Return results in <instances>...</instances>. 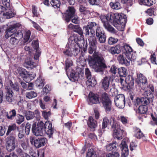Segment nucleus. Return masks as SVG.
Here are the masks:
<instances>
[{
  "mask_svg": "<svg viewBox=\"0 0 157 157\" xmlns=\"http://www.w3.org/2000/svg\"><path fill=\"white\" fill-rule=\"evenodd\" d=\"M79 10L82 14L84 15H87L90 13V11L87 8L82 5H80Z\"/></svg>",
  "mask_w": 157,
  "mask_h": 157,
  "instance_id": "nucleus-38",
  "label": "nucleus"
},
{
  "mask_svg": "<svg viewBox=\"0 0 157 157\" xmlns=\"http://www.w3.org/2000/svg\"><path fill=\"white\" fill-rule=\"evenodd\" d=\"M97 48L96 47L89 46L88 49V52L90 54H92L94 51H96Z\"/></svg>",
  "mask_w": 157,
  "mask_h": 157,
  "instance_id": "nucleus-60",
  "label": "nucleus"
},
{
  "mask_svg": "<svg viewBox=\"0 0 157 157\" xmlns=\"http://www.w3.org/2000/svg\"><path fill=\"white\" fill-rule=\"evenodd\" d=\"M144 93V95L145 97H146L147 99L150 101H152V99L153 98V92L154 91V87L152 85L150 84L149 86H147L146 87V90Z\"/></svg>",
  "mask_w": 157,
  "mask_h": 157,
  "instance_id": "nucleus-18",
  "label": "nucleus"
},
{
  "mask_svg": "<svg viewBox=\"0 0 157 157\" xmlns=\"http://www.w3.org/2000/svg\"><path fill=\"white\" fill-rule=\"evenodd\" d=\"M97 25V24L93 22H89L87 25L83 27L84 34L86 36H88L90 38L88 39L90 45L96 47L97 42L94 36L95 31L94 27Z\"/></svg>",
  "mask_w": 157,
  "mask_h": 157,
  "instance_id": "nucleus-2",
  "label": "nucleus"
},
{
  "mask_svg": "<svg viewBox=\"0 0 157 157\" xmlns=\"http://www.w3.org/2000/svg\"><path fill=\"white\" fill-rule=\"evenodd\" d=\"M118 146V145L117 143L115 142L107 145L106 146V149L108 151H114L117 149Z\"/></svg>",
  "mask_w": 157,
  "mask_h": 157,
  "instance_id": "nucleus-29",
  "label": "nucleus"
},
{
  "mask_svg": "<svg viewBox=\"0 0 157 157\" xmlns=\"http://www.w3.org/2000/svg\"><path fill=\"white\" fill-rule=\"evenodd\" d=\"M110 13L107 14L106 16L101 15L100 18L105 28L109 32L114 34L117 33L116 30L109 22V21L110 22Z\"/></svg>",
  "mask_w": 157,
  "mask_h": 157,
  "instance_id": "nucleus-7",
  "label": "nucleus"
},
{
  "mask_svg": "<svg viewBox=\"0 0 157 157\" xmlns=\"http://www.w3.org/2000/svg\"><path fill=\"white\" fill-rule=\"evenodd\" d=\"M6 86H9L10 87H11L14 90L17 92H18L19 90V87L17 83L13 84L11 80H9L8 81L7 84Z\"/></svg>",
  "mask_w": 157,
  "mask_h": 157,
  "instance_id": "nucleus-34",
  "label": "nucleus"
},
{
  "mask_svg": "<svg viewBox=\"0 0 157 157\" xmlns=\"http://www.w3.org/2000/svg\"><path fill=\"white\" fill-rule=\"evenodd\" d=\"M31 34V32L30 30H28L26 32L24 36L23 40H22L24 45H25V43L29 40Z\"/></svg>",
  "mask_w": 157,
  "mask_h": 157,
  "instance_id": "nucleus-39",
  "label": "nucleus"
},
{
  "mask_svg": "<svg viewBox=\"0 0 157 157\" xmlns=\"http://www.w3.org/2000/svg\"><path fill=\"white\" fill-rule=\"evenodd\" d=\"M88 124L91 128H94L97 126V121L94 120L92 117H90L88 122Z\"/></svg>",
  "mask_w": 157,
  "mask_h": 157,
  "instance_id": "nucleus-30",
  "label": "nucleus"
},
{
  "mask_svg": "<svg viewBox=\"0 0 157 157\" xmlns=\"http://www.w3.org/2000/svg\"><path fill=\"white\" fill-rule=\"evenodd\" d=\"M120 83L122 86L121 87L124 90H126L127 88V82L125 81H124V79L120 78Z\"/></svg>",
  "mask_w": 157,
  "mask_h": 157,
  "instance_id": "nucleus-58",
  "label": "nucleus"
},
{
  "mask_svg": "<svg viewBox=\"0 0 157 157\" xmlns=\"http://www.w3.org/2000/svg\"><path fill=\"white\" fill-rule=\"evenodd\" d=\"M95 152L93 149L88 150L86 157H95Z\"/></svg>",
  "mask_w": 157,
  "mask_h": 157,
  "instance_id": "nucleus-50",
  "label": "nucleus"
},
{
  "mask_svg": "<svg viewBox=\"0 0 157 157\" xmlns=\"http://www.w3.org/2000/svg\"><path fill=\"white\" fill-rule=\"evenodd\" d=\"M116 105L119 108H123L125 105V97L124 94H120L116 96L115 98Z\"/></svg>",
  "mask_w": 157,
  "mask_h": 157,
  "instance_id": "nucleus-14",
  "label": "nucleus"
},
{
  "mask_svg": "<svg viewBox=\"0 0 157 157\" xmlns=\"http://www.w3.org/2000/svg\"><path fill=\"white\" fill-rule=\"evenodd\" d=\"M109 19L110 22L115 27L119 25H125L127 22L126 17L123 13H110Z\"/></svg>",
  "mask_w": 157,
  "mask_h": 157,
  "instance_id": "nucleus-3",
  "label": "nucleus"
},
{
  "mask_svg": "<svg viewBox=\"0 0 157 157\" xmlns=\"http://www.w3.org/2000/svg\"><path fill=\"white\" fill-rule=\"evenodd\" d=\"M73 63L71 59H66V68L65 70L67 73L71 70L73 66Z\"/></svg>",
  "mask_w": 157,
  "mask_h": 157,
  "instance_id": "nucleus-31",
  "label": "nucleus"
},
{
  "mask_svg": "<svg viewBox=\"0 0 157 157\" xmlns=\"http://www.w3.org/2000/svg\"><path fill=\"white\" fill-rule=\"evenodd\" d=\"M30 140L32 144L34 145L37 148L44 146L47 142V139L44 138L35 139L32 137H30Z\"/></svg>",
  "mask_w": 157,
  "mask_h": 157,
  "instance_id": "nucleus-13",
  "label": "nucleus"
},
{
  "mask_svg": "<svg viewBox=\"0 0 157 157\" xmlns=\"http://www.w3.org/2000/svg\"><path fill=\"white\" fill-rule=\"evenodd\" d=\"M118 39L112 37H109L108 40V43L110 45H113L115 44L118 41Z\"/></svg>",
  "mask_w": 157,
  "mask_h": 157,
  "instance_id": "nucleus-52",
  "label": "nucleus"
},
{
  "mask_svg": "<svg viewBox=\"0 0 157 157\" xmlns=\"http://www.w3.org/2000/svg\"><path fill=\"white\" fill-rule=\"evenodd\" d=\"M19 75L23 78V77H25L27 72L26 70L21 67H19L17 69Z\"/></svg>",
  "mask_w": 157,
  "mask_h": 157,
  "instance_id": "nucleus-46",
  "label": "nucleus"
},
{
  "mask_svg": "<svg viewBox=\"0 0 157 157\" xmlns=\"http://www.w3.org/2000/svg\"><path fill=\"white\" fill-rule=\"evenodd\" d=\"M26 97L29 99H32L37 96L36 93L34 91H30L26 92L25 94Z\"/></svg>",
  "mask_w": 157,
  "mask_h": 157,
  "instance_id": "nucleus-45",
  "label": "nucleus"
},
{
  "mask_svg": "<svg viewBox=\"0 0 157 157\" xmlns=\"http://www.w3.org/2000/svg\"><path fill=\"white\" fill-rule=\"evenodd\" d=\"M75 9L73 6H69L65 13H63L64 20L67 23L69 22L75 15Z\"/></svg>",
  "mask_w": 157,
  "mask_h": 157,
  "instance_id": "nucleus-11",
  "label": "nucleus"
},
{
  "mask_svg": "<svg viewBox=\"0 0 157 157\" xmlns=\"http://www.w3.org/2000/svg\"><path fill=\"white\" fill-rule=\"evenodd\" d=\"M31 126V124L29 123H27L26 124L25 127V132L26 134L27 135L29 134Z\"/></svg>",
  "mask_w": 157,
  "mask_h": 157,
  "instance_id": "nucleus-63",
  "label": "nucleus"
},
{
  "mask_svg": "<svg viewBox=\"0 0 157 157\" xmlns=\"http://www.w3.org/2000/svg\"><path fill=\"white\" fill-rule=\"evenodd\" d=\"M19 128L17 126L16 124H13L10 125L8 127L7 131L6 133V136H8L11 132L12 131L17 130L18 131Z\"/></svg>",
  "mask_w": 157,
  "mask_h": 157,
  "instance_id": "nucleus-32",
  "label": "nucleus"
},
{
  "mask_svg": "<svg viewBox=\"0 0 157 157\" xmlns=\"http://www.w3.org/2000/svg\"><path fill=\"white\" fill-rule=\"evenodd\" d=\"M120 155L118 152H116L112 154L109 153L106 155V157H119Z\"/></svg>",
  "mask_w": 157,
  "mask_h": 157,
  "instance_id": "nucleus-64",
  "label": "nucleus"
},
{
  "mask_svg": "<svg viewBox=\"0 0 157 157\" xmlns=\"http://www.w3.org/2000/svg\"><path fill=\"white\" fill-rule=\"evenodd\" d=\"M71 19V21L74 24H78L79 23V17L76 14Z\"/></svg>",
  "mask_w": 157,
  "mask_h": 157,
  "instance_id": "nucleus-61",
  "label": "nucleus"
},
{
  "mask_svg": "<svg viewBox=\"0 0 157 157\" xmlns=\"http://www.w3.org/2000/svg\"><path fill=\"white\" fill-rule=\"evenodd\" d=\"M92 56L93 58H91L90 59H104L101 54L96 51L94 52Z\"/></svg>",
  "mask_w": 157,
  "mask_h": 157,
  "instance_id": "nucleus-41",
  "label": "nucleus"
},
{
  "mask_svg": "<svg viewBox=\"0 0 157 157\" xmlns=\"http://www.w3.org/2000/svg\"><path fill=\"white\" fill-rule=\"evenodd\" d=\"M44 128L45 133H46L50 136L52 135L54 133V129L52 127V123L48 121H47L44 124Z\"/></svg>",
  "mask_w": 157,
  "mask_h": 157,
  "instance_id": "nucleus-22",
  "label": "nucleus"
},
{
  "mask_svg": "<svg viewBox=\"0 0 157 157\" xmlns=\"http://www.w3.org/2000/svg\"><path fill=\"white\" fill-rule=\"evenodd\" d=\"M110 124L113 129V136L114 138L118 140L121 139L123 134H125V132L123 130L120 128L119 124L117 122L115 119L112 118L110 119Z\"/></svg>",
  "mask_w": 157,
  "mask_h": 157,
  "instance_id": "nucleus-4",
  "label": "nucleus"
},
{
  "mask_svg": "<svg viewBox=\"0 0 157 157\" xmlns=\"http://www.w3.org/2000/svg\"><path fill=\"white\" fill-rule=\"evenodd\" d=\"M84 43V41L79 38L77 35L71 36L68 39L66 47L68 48L63 51V54L67 56H71L72 55L76 56L79 52V48L82 46L81 44Z\"/></svg>",
  "mask_w": 157,
  "mask_h": 157,
  "instance_id": "nucleus-1",
  "label": "nucleus"
},
{
  "mask_svg": "<svg viewBox=\"0 0 157 157\" xmlns=\"http://www.w3.org/2000/svg\"><path fill=\"white\" fill-rule=\"evenodd\" d=\"M20 25L18 23L10 25L6 31V34L5 35L6 38H8L9 36L15 34V37H16L19 40L22 37L23 34L21 31L18 30L16 32V29L20 27Z\"/></svg>",
  "mask_w": 157,
  "mask_h": 157,
  "instance_id": "nucleus-5",
  "label": "nucleus"
},
{
  "mask_svg": "<svg viewBox=\"0 0 157 157\" xmlns=\"http://www.w3.org/2000/svg\"><path fill=\"white\" fill-rule=\"evenodd\" d=\"M103 105L106 112L107 113H109L111 110V101L107 103L104 102Z\"/></svg>",
  "mask_w": 157,
  "mask_h": 157,
  "instance_id": "nucleus-43",
  "label": "nucleus"
},
{
  "mask_svg": "<svg viewBox=\"0 0 157 157\" xmlns=\"http://www.w3.org/2000/svg\"><path fill=\"white\" fill-rule=\"evenodd\" d=\"M98 39L99 42L101 43H104L106 40V36L105 33L96 36Z\"/></svg>",
  "mask_w": 157,
  "mask_h": 157,
  "instance_id": "nucleus-47",
  "label": "nucleus"
},
{
  "mask_svg": "<svg viewBox=\"0 0 157 157\" xmlns=\"http://www.w3.org/2000/svg\"><path fill=\"white\" fill-rule=\"evenodd\" d=\"M128 140L126 139H124L122 141L121 143L119 145L121 151V157H126L128 154V149L127 145Z\"/></svg>",
  "mask_w": 157,
  "mask_h": 157,
  "instance_id": "nucleus-17",
  "label": "nucleus"
},
{
  "mask_svg": "<svg viewBox=\"0 0 157 157\" xmlns=\"http://www.w3.org/2000/svg\"><path fill=\"white\" fill-rule=\"evenodd\" d=\"M16 115V111L14 109H12L7 114V117L8 119H12L13 117L15 116Z\"/></svg>",
  "mask_w": 157,
  "mask_h": 157,
  "instance_id": "nucleus-51",
  "label": "nucleus"
},
{
  "mask_svg": "<svg viewBox=\"0 0 157 157\" xmlns=\"http://www.w3.org/2000/svg\"><path fill=\"white\" fill-rule=\"evenodd\" d=\"M24 121V117L23 116L19 115L17 116V119L16 120L17 123L20 124Z\"/></svg>",
  "mask_w": 157,
  "mask_h": 157,
  "instance_id": "nucleus-55",
  "label": "nucleus"
},
{
  "mask_svg": "<svg viewBox=\"0 0 157 157\" xmlns=\"http://www.w3.org/2000/svg\"><path fill=\"white\" fill-rule=\"evenodd\" d=\"M35 84L36 86L40 88H42L44 85V80L41 76H40L36 81Z\"/></svg>",
  "mask_w": 157,
  "mask_h": 157,
  "instance_id": "nucleus-33",
  "label": "nucleus"
},
{
  "mask_svg": "<svg viewBox=\"0 0 157 157\" xmlns=\"http://www.w3.org/2000/svg\"><path fill=\"white\" fill-rule=\"evenodd\" d=\"M89 65L97 72H101L107 66L102 59H88Z\"/></svg>",
  "mask_w": 157,
  "mask_h": 157,
  "instance_id": "nucleus-6",
  "label": "nucleus"
},
{
  "mask_svg": "<svg viewBox=\"0 0 157 157\" xmlns=\"http://www.w3.org/2000/svg\"><path fill=\"white\" fill-rule=\"evenodd\" d=\"M69 72L70 74L68 76L69 79L72 82L78 80L79 74L75 72L74 70H71Z\"/></svg>",
  "mask_w": 157,
  "mask_h": 157,
  "instance_id": "nucleus-27",
  "label": "nucleus"
},
{
  "mask_svg": "<svg viewBox=\"0 0 157 157\" xmlns=\"http://www.w3.org/2000/svg\"><path fill=\"white\" fill-rule=\"evenodd\" d=\"M121 44L122 50L125 52L124 54L126 56V58L127 59H136V54L133 52L132 48L129 45L124 43Z\"/></svg>",
  "mask_w": 157,
  "mask_h": 157,
  "instance_id": "nucleus-10",
  "label": "nucleus"
},
{
  "mask_svg": "<svg viewBox=\"0 0 157 157\" xmlns=\"http://www.w3.org/2000/svg\"><path fill=\"white\" fill-rule=\"evenodd\" d=\"M141 105H146L148 104L150 101L147 99L146 97L141 98Z\"/></svg>",
  "mask_w": 157,
  "mask_h": 157,
  "instance_id": "nucleus-57",
  "label": "nucleus"
},
{
  "mask_svg": "<svg viewBox=\"0 0 157 157\" xmlns=\"http://www.w3.org/2000/svg\"><path fill=\"white\" fill-rule=\"evenodd\" d=\"M118 73L121 77H125L127 75V70L124 67H121L119 69Z\"/></svg>",
  "mask_w": 157,
  "mask_h": 157,
  "instance_id": "nucleus-40",
  "label": "nucleus"
},
{
  "mask_svg": "<svg viewBox=\"0 0 157 157\" xmlns=\"http://www.w3.org/2000/svg\"><path fill=\"white\" fill-rule=\"evenodd\" d=\"M101 100L102 104L104 102L107 103L111 101L109 98L108 94L105 93H104L101 95Z\"/></svg>",
  "mask_w": 157,
  "mask_h": 157,
  "instance_id": "nucleus-44",
  "label": "nucleus"
},
{
  "mask_svg": "<svg viewBox=\"0 0 157 157\" xmlns=\"http://www.w3.org/2000/svg\"><path fill=\"white\" fill-rule=\"evenodd\" d=\"M111 78L110 77H105L102 81V86L105 90L108 89L110 85Z\"/></svg>",
  "mask_w": 157,
  "mask_h": 157,
  "instance_id": "nucleus-26",
  "label": "nucleus"
},
{
  "mask_svg": "<svg viewBox=\"0 0 157 157\" xmlns=\"http://www.w3.org/2000/svg\"><path fill=\"white\" fill-rule=\"evenodd\" d=\"M17 141L13 136H10L8 137L6 140L5 147L8 152L13 151L17 146Z\"/></svg>",
  "mask_w": 157,
  "mask_h": 157,
  "instance_id": "nucleus-8",
  "label": "nucleus"
},
{
  "mask_svg": "<svg viewBox=\"0 0 157 157\" xmlns=\"http://www.w3.org/2000/svg\"><path fill=\"white\" fill-rule=\"evenodd\" d=\"M32 45L33 48L36 50V53L34 55V59H38L41 53L39 48L38 40H33Z\"/></svg>",
  "mask_w": 157,
  "mask_h": 157,
  "instance_id": "nucleus-20",
  "label": "nucleus"
},
{
  "mask_svg": "<svg viewBox=\"0 0 157 157\" xmlns=\"http://www.w3.org/2000/svg\"><path fill=\"white\" fill-rule=\"evenodd\" d=\"M42 116L45 119H48V117L50 115V112H46L45 111H43L42 112Z\"/></svg>",
  "mask_w": 157,
  "mask_h": 157,
  "instance_id": "nucleus-62",
  "label": "nucleus"
},
{
  "mask_svg": "<svg viewBox=\"0 0 157 157\" xmlns=\"http://www.w3.org/2000/svg\"><path fill=\"white\" fill-rule=\"evenodd\" d=\"M33 78L32 76V75L29 74L27 73L25 77H23V80L27 82H29Z\"/></svg>",
  "mask_w": 157,
  "mask_h": 157,
  "instance_id": "nucleus-53",
  "label": "nucleus"
},
{
  "mask_svg": "<svg viewBox=\"0 0 157 157\" xmlns=\"http://www.w3.org/2000/svg\"><path fill=\"white\" fill-rule=\"evenodd\" d=\"M5 98L6 101L10 103L13 100V93L9 86H6L5 87Z\"/></svg>",
  "mask_w": 157,
  "mask_h": 157,
  "instance_id": "nucleus-19",
  "label": "nucleus"
},
{
  "mask_svg": "<svg viewBox=\"0 0 157 157\" xmlns=\"http://www.w3.org/2000/svg\"><path fill=\"white\" fill-rule=\"evenodd\" d=\"M147 110V106L146 105H140L138 109V112L140 114H145Z\"/></svg>",
  "mask_w": 157,
  "mask_h": 157,
  "instance_id": "nucleus-37",
  "label": "nucleus"
},
{
  "mask_svg": "<svg viewBox=\"0 0 157 157\" xmlns=\"http://www.w3.org/2000/svg\"><path fill=\"white\" fill-rule=\"evenodd\" d=\"M112 118L111 117L110 118L109 121L106 117H105L103 118L102 125V129H104L106 128L109 124H110V119Z\"/></svg>",
  "mask_w": 157,
  "mask_h": 157,
  "instance_id": "nucleus-42",
  "label": "nucleus"
},
{
  "mask_svg": "<svg viewBox=\"0 0 157 157\" xmlns=\"http://www.w3.org/2000/svg\"><path fill=\"white\" fill-rule=\"evenodd\" d=\"M130 59H119V63L121 64L128 66L130 64Z\"/></svg>",
  "mask_w": 157,
  "mask_h": 157,
  "instance_id": "nucleus-59",
  "label": "nucleus"
},
{
  "mask_svg": "<svg viewBox=\"0 0 157 157\" xmlns=\"http://www.w3.org/2000/svg\"><path fill=\"white\" fill-rule=\"evenodd\" d=\"M13 10L10 7H6L5 10L3 13V16L6 18L9 19L14 16L15 14Z\"/></svg>",
  "mask_w": 157,
  "mask_h": 157,
  "instance_id": "nucleus-25",
  "label": "nucleus"
},
{
  "mask_svg": "<svg viewBox=\"0 0 157 157\" xmlns=\"http://www.w3.org/2000/svg\"><path fill=\"white\" fill-rule=\"evenodd\" d=\"M25 117L27 120L33 119L34 117V113L33 112L31 111L27 112L25 114Z\"/></svg>",
  "mask_w": 157,
  "mask_h": 157,
  "instance_id": "nucleus-49",
  "label": "nucleus"
},
{
  "mask_svg": "<svg viewBox=\"0 0 157 157\" xmlns=\"http://www.w3.org/2000/svg\"><path fill=\"white\" fill-rule=\"evenodd\" d=\"M121 50L122 49L121 44H118L114 47H112L110 48L111 53L113 54L116 53L119 54Z\"/></svg>",
  "mask_w": 157,
  "mask_h": 157,
  "instance_id": "nucleus-28",
  "label": "nucleus"
},
{
  "mask_svg": "<svg viewBox=\"0 0 157 157\" xmlns=\"http://www.w3.org/2000/svg\"><path fill=\"white\" fill-rule=\"evenodd\" d=\"M85 73L86 77L88 79L86 82V84L88 86H94L96 84V81L93 77L91 78V72L88 68L85 69Z\"/></svg>",
  "mask_w": 157,
  "mask_h": 157,
  "instance_id": "nucleus-16",
  "label": "nucleus"
},
{
  "mask_svg": "<svg viewBox=\"0 0 157 157\" xmlns=\"http://www.w3.org/2000/svg\"><path fill=\"white\" fill-rule=\"evenodd\" d=\"M32 130L34 135L38 136H43L45 133L44 128V124L42 121H40L37 124L34 123L33 124Z\"/></svg>",
  "mask_w": 157,
  "mask_h": 157,
  "instance_id": "nucleus-9",
  "label": "nucleus"
},
{
  "mask_svg": "<svg viewBox=\"0 0 157 157\" xmlns=\"http://www.w3.org/2000/svg\"><path fill=\"white\" fill-rule=\"evenodd\" d=\"M96 26V31H95V35L96 36H99L100 35L103 34L105 33L104 30L102 29L101 28L99 25L97 24L95 26Z\"/></svg>",
  "mask_w": 157,
  "mask_h": 157,
  "instance_id": "nucleus-35",
  "label": "nucleus"
},
{
  "mask_svg": "<svg viewBox=\"0 0 157 157\" xmlns=\"http://www.w3.org/2000/svg\"><path fill=\"white\" fill-rule=\"evenodd\" d=\"M38 61L36 59H26L24 66L26 68H33L38 65Z\"/></svg>",
  "mask_w": 157,
  "mask_h": 157,
  "instance_id": "nucleus-21",
  "label": "nucleus"
},
{
  "mask_svg": "<svg viewBox=\"0 0 157 157\" xmlns=\"http://www.w3.org/2000/svg\"><path fill=\"white\" fill-rule=\"evenodd\" d=\"M143 136V133L141 132V130L139 129H137L136 131L135 136L138 139H140Z\"/></svg>",
  "mask_w": 157,
  "mask_h": 157,
  "instance_id": "nucleus-56",
  "label": "nucleus"
},
{
  "mask_svg": "<svg viewBox=\"0 0 157 157\" xmlns=\"http://www.w3.org/2000/svg\"><path fill=\"white\" fill-rule=\"evenodd\" d=\"M68 29L69 30H72L74 32L77 33L80 36H78L77 34H73L72 36L74 35H77L79 38H81V40L84 41L83 39L84 31L83 29L82 30V28L80 27L79 25H74L71 23L68 25Z\"/></svg>",
  "mask_w": 157,
  "mask_h": 157,
  "instance_id": "nucleus-12",
  "label": "nucleus"
},
{
  "mask_svg": "<svg viewBox=\"0 0 157 157\" xmlns=\"http://www.w3.org/2000/svg\"><path fill=\"white\" fill-rule=\"evenodd\" d=\"M115 2H111L109 3L110 7L113 10H119L120 9L121 6V3L124 4L128 0H117Z\"/></svg>",
  "mask_w": 157,
  "mask_h": 157,
  "instance_id": "nucleus-23",
  "label": "nucleus"
},
{
  "mask_svg": "<svg viewBox=\"0 0 157 157\" xmlns=\"http://www.w3.org/2000/svg\"><path fill=\"white\" fill-rule=\"evenodd\" d=\"M89 104H97L99 103V100L97 94H95L92 92H90L89 96Z\"/></svg>",
  "mask_w": 157,
  "mask_h": 157,
  "instance_id": "nucleus-24",
  "label": "nucleus"
},
{
  "mask_svg": "<svg viewBox=\"0 0 157 157\" xmlns=\"http://www.w3.org/2000/svg\"><path fill=\"white\" fill-rule=\"evenodd\" d=\"M137 82L140 84V86L142 89L145 90L146 89V87L148 86L147 80L146 77L142 74H140L137 75Z\"/></svg>",
  "mask_w": 157,
  "mask_h": 157,
  "instance_id": "nucleus-15",
  "label": "nucleus"
},
{
  "mask_svg": "<svg viewBox=\"0 0 157 157\" xmlns=\"http://www.w3.org/2000/svg\"><path fill=\"white\" fill-rule=\"evenodd\" d=\"M50 3L52 6L55 9L59 8L61 5L60 0H52Z\"/></svg>",
  "mask_w": 157,
  "mask_h": 157,
  "instance_id": "nucleus-36",
  "label": "nucleus"
},
{
  "mask_svg": "<svg viewBox=\"0 0 157 157\" xmlns=\"http://www.w3.org/2000/svg\"><path fill=\"white\" fill-rule=\"evenodd\" d=\"M19 42V39L15 37H12L10 40V43L13 45H17Z\"/></svg>",
  "mask_w": 157,
  "mask_h": 157,
  "instance_id": "nucleus-54",
  "label": "nucleus"
},
{
  "mask_svg": "<svg viewBox=\"0 0 157 157\" xmlns=\"http://www.w3.org/2000/svg\"><path fill=\"white\" fill-rule=\"evenodd\" d=\"M16 151L17 154L19 156H25L26 157L29 156V155L27 153L24 152L20 148H17Z\"/></svg>",
  "mask_w": 157,
  "mask_h": 157,
  "instance_id": "nucleus-48",
  "label": "nucleus"
}]
</instances>
